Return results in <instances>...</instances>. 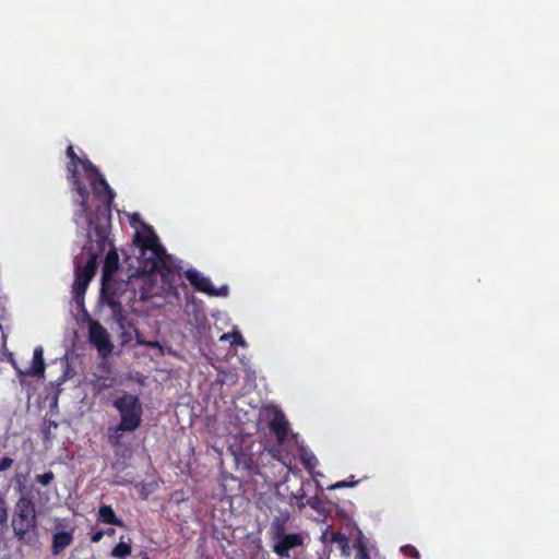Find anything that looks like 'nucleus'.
I'll use <instances>...</instances> for the list:
<instances>
[{"mask_svg":"<svg viewBox=\"0 0 559 559\" xmlns=\"http://www.w3.org/2000/svg\"><path fill=\"white\" fill-rule=\"evenodd\" d=\"M73 543L72 532H57L52 536L51 552L55 556L60 555L68 546Z\"/></svg>","mask_w":559,"mask_h":559,"instance_id":"obj_13","label":"nucleus"},{"mask_svg":"<svg viewBox=\"0 0 559 559\" xmlns=\"http://www.w3.org/2000/svg\"><path fill=\"white\" fill-rule=\"evenodd\" d=\"M88 285L85 283H80L78 281H74L73 284V299L76 304L83 305L84 301V295L87 289Z\"/></svg>","mask_w":559,"mask_h":559,"instance_id":"obj_19","label":"nucleus"},{"mask_svg":"<svg viewBox=\"0 0 559 559\" xmlns=\"http://www.w3.org/2000/svg\"><path fill=\"white\" fill-rule=\"evenodd\" d=\"M133 241L139 248V263L142 271L144 273H159L163 283L170 288H175V278L181 267L160 245L153 227L144 225L143 231L134 234Z\"/></svg>","mask_w":559,"mask_h":559,"instance_id":"obj_1","label":"nucleus"},{"mask_svg":"<svg viewBox=\"0 0 559 559\" xmlns=\"http://www.w3.org/2000/svg\"><path fill=\"white\" fill-rule=\"evenodd\" d=\"M104 535H105V532H104V531H102V530L96 531V532H94V533L91 535V542H92V543H98V542H100V540L103 539Z\"/></svg>","mask_w":559,"mask_h":559,"instance_id":"obj_30","label":"nucleus"},{"mask_svg":"<svg viewBox=\"0 0 559 559\" xmlns=\"http://www.w3.org/2000/svg\"><path fill=\"white\" fill-rule=\"evenodd\" d=\"M14 478L16 484L15 488L20 493H22L24 489L22 479H24L25 477L22 474L17 473Z\"/></svg>","mask_w":559,"mask_h":559,"instance_id":"obj_29","label":"nucleus"},{"mask_svg":"<svg viewBox=\"0 0 559 559\" xmlns=\"http://www.w3.org/2000/svg\"><path fill=\"white\" fill-rule=\"evenodd\" d=\"M99 182L100 187H98L97 190H91L99 200V204L96 206L95 212L93 213L88 206L86 213H83L81 205L76 203L79 209L74 212V222L76 225L87 223V236L90 240L97 242L98 249L103 251L109 240L111 205L116 193L106 180H100Z\"/></svg>","mask_w":559,"mask_h":559,"instance_id":"obj_2","label":"nucleus"},{"mask_svg":"<svg viewBox=\"0 0 559 559\" xmlns=\"http://www.w3.org/2000/svg\"><path fill=\"white\" fill-rule=\"evenodd\" d=\"M261 552H262V558L269 557V552L267 551L262 550Z\"/></svg>","mask_w":559,"mask_h":559,"instance_id":"obj_34","label":"nucleus"},{"mask_svg":"<svg viewBox=\"0 0 559 559\" xmlns=\"http://www.w3.org/2000/svg\"><path fill=\"white\" fill-rule=\"evenodd\" d=\"M311 460L317 461L314 456H311V457H310L309 460H307V461L305 460V465H306V467H310V466H311V464H312V461H311Z\"/></svg>","mask_w":559,"mask_h":559,"instance_id":"obj_32","label":"nucleus"},{"mask_svg":"<svg viewBox=\"0 0 559 559\" xmlns=\"http://www.w3.org/2000/svg\"><path fill=\"white\" fill-rule=\"evenodd\" d=\"M264 417L270 431L274 435L278 444H284L289 435L290 427L282 409L277 406H267L264 408Z\"/></svg>","mask_w":559,"mask_h":559,"instance_id":"obj_7","label":"nucleus"},{"mask_svg":"<svg viewBox=\"0 0 559 559\" xmlns=\"http://www.w3.org/2000/svg\"><path fill=\"white\" fill-rule=\"evenodd\" d=\"M321 500L318 497H310L307 499V506H309L311 509L319 511L321 508Z\"/></svg>","mask_w":559,"mask_h":559,"instance_id":"obj_28","label":"nucleus"},{"mask_svg":"<svg viewBox=\"0 0 559 559\" xmlns=\"http://www.w3.org/2000/svg\"><path fill=\"white\" fill-rule=\"evenodd\" d=\"M11 527L15 539L28 547H36L39 543V525L36 504L28 495H20L14 503Z\"/></svg>","mask_w":559,"mask_h":559,"instance_id":"obj_4","label":"nucleus"},{"mask_svg":"<svg viewBox=\"0 0 559 559\" xmlns=\"http://www.w3.org/2000/svg\"><path fill=\"white\" fill-rule=\"evenodd\" d=\"M119 411L121 420L119 430L134 431L141 425L142 406L134 395H123L114 402Z\"/></svg>","mask_w":559,"mask_h":559,"instance_id":"obj_6","label":"nucleus"},{"mask_svg":"<svg viewBox=\"0 0 559 559\" xmlns=\"http://www.w3.org/2000/svg\"><path fill=\"white\" fill-rule=\"evenodd\" d=\"M55 479V474L52 471H48L44 474L36 475L35 480L41 486H48Z\"/></svg>","mask_w":559,"mask_h":559,"instance_id":"obj_24","label":"nucleus"},{"mask_svg":"<svg viewBox=\"0 0 559 559\" xmlns=\"http://www.w3.org/2000/svg\"><path fill=\"white\" fill-rule=\"evenodd\" d=\"M289 520V513L288 511L281 512L278 515H276L272 523H271V534L272 537H277L281 535L286 534V524Z\"/></svg>","mask_w":559,"mask_h":559,"instance_id":"obj_15","label":"nucleus"},{"mask_svg":"<svg viewBox=\"0 0 559 559\" xmlns=\"http://www.w3.org/2000/svg\"><path fill=\"white\" fill-rule=\"evenodd\" d=\"M126 430H119V425L109 429L108 440L114 448H119L121 445L122 432Z\"/></svg>","mask_w":559,"mask_h":559,"instance_id":"obj_20","label":"nucleus"},{"mask_svg":"<svg viewBox=\"0 0 559 559\" xmlns=\"http://www.w3.org/2000/svg\"><path fill=\"white\" fill-rule=\"evenodd\" d=\"M356 484H357V480H354V476L352 475L348 480L337 481V483L329 486L328 489L334 490V489H341V488H349V487H354Z\"/></svg>","mask_w":559,"mask_h":559,"instance_id":"obj_25","label":"nucleus"},{"mask_svg":"<svg viewBox=\"0 0 559 559\" xmlns=\"http://www.w3.org/2000/svg\"><path fill=\"white\" fill-rule=\"evenodd\" d=\"M9 521V506L5 498L0 495V526H7Z\"/></svg>","mask_w":559,"mask_h":559,"instance_id":"obj_22","label":"nucleus"},{"mask_svg":"<svg viewBox=\"0 0 559 559\" xmlns=\"http://www.w3.org/2000/svg\"><path fill=\"white\" fill-rule=\"evenodd\" d=\"M44 372H45L44 349L41 346H37L34 349L32 366L24 373L27 376H32V377H44Z\"/></svg>","mask_w":559,"mask_h":559,"instance_id":"obj_12","label":"nucleus"},{"mask_svg":"<svg viewBox=\"0 0 559 559\" xmlns=\"http://www.w3.org/2000/svg\"><path fill=\"white\" fill-rule=\"evenodd\" d=\"M97 521L104 524L116 525L124 527L123 521L118 518L111 506L103 504L98 509Z\"/></svg>","mask_w":559,"mask_h":559,"instance_id":"obj_14","label":"nucleus"},{"mask_svg":"<svg viewBox=\"0 0 559 559\" xmlns=\"http://www.w3.org/2000/svg\"><path fill=\"white\" fill-rule=\"evenodd\" d=\"M83 260V254L75 258V281L88 285L97 270V254L91 252L87 260Z\"/></svg>","mask_w":559,"mask_h":559,"instance_id":"obj_11","label":"nucleus"},{"mask_svg":"<svg viewBox=\"0 0 559 559\" xmlns=\"http://www.w3.org/2000/svg\"><path fill=\"white\" fill-rule=\"evenodd\" d=\"M13 463H14L13 459H11L9 456H3L0 460V473L11 468Z\"/></svg>","mask_w":559,"mask_h":559,"instance_id":"obj_27","label":"nucleus"},{"mask_svg":"<svg viewBox=\"0 0 559 559\" xmlns=\"http://www.w3.org/2000/svg\"><path fill=\"white\" fill-rule=\"evenodd\" d=\"M66 155L69 158V163L67 164V179L71 185V190L76 193L74 203H79L82 207V212L86 213L91 190H97V188L100 187L99 181L106 179L90 159L80 158L72 145L67 147Z\"/></svg>","mask_w":559,"mask_h":559,"instance_id":"obj_3","label":"nucleus"},{"mask_svg":"<svg viewBox=\"0 0 559 559\" xmlns=\"http://www.w3.org/2000/svg\"><path fill=\"white\" fill-rule=\"evenodd\" d=\"M353 547L356 550L355 559H370L367 545L362 539L356 540Z\"/></svg>","mask_w":559,"mask_h":559,"instance_id":"obj_21","label":"nucleus"},{"mask_svg":"<svg viewBox=\"0 0 559 559\" xmlns=\"http://www.w3.org/2000/svg\"><path fill=\"white\" fill-rule=\"evenodd\" d=\"M222 340H230L231 345L245 346L246 341L239 331H233L222 336Z\"/></svg>","mask_w":559,"mask_h":559,"instance_id":"obj_23","label":"nucleus"},{"mask_svg":"<svg viewBox=\"0 0 559 559\" xmlns=\"http://www.w3.org/2000/svg\"><path fill=\"white\" fill-rule=\"evenodd\" d=\"M331 542L336 546L342 556L349 557L350 545L349 539L345 534L340 532L332 533Z\"/></svg>","mask_w":559,"mask_h":559,"instance_id":"obj_16","label":"nucleus"},{"mask_svg":"<svg viewBox=\"0 0 559 559\" xmlns=\"http://www.w3.org/2000/svg\"><path fill=\"white\" fill-rule=\"evenodd\" d=\"M123 536L120 537V542L114 547L111 556L119 559H124L131 554V546L128 543L122 542Z\"/></svg>","mask_w":559,"mask_h":559,"instance_id":"obj_18","label":"nucleus"},{"mask_svg":"<svg viewBox=\"0 0 559 559\" xmlns=\"http://www.w3.org/2000/svg\"><path fill=\"white\" fill-rule=\"evenodd\" d=\"M305 485H310V480L304 481L297 491L292 492V499L296 501V506L300 511L307 507Z\"/></svg>","mask_w":559,"mask_h":559,"instance_id":"obj_17","label":"nucleus"},{"mask_svg":"<svg viewBox=\"0 0 559 559\" xmlns=\"http://www.w3.org/2000/svg\"><path fill=\"white\" fill-rule=\"evenodd\" d=\"M185 277L190 282V284L201 293H204L209 296H222L225 297L228 294V288L226 286L216 289L210 278L203 276L197 270H187L185 272Z\"/></svg>","mask_w":559,"mask_h":559,"instance_id":"obj_9","label":"nucleus"},{"mask_svg":"<svg viewBox=\"0 0 559 559\" xmlns=\"http://www.w3.org/2000/svg\"><path fill=\"white\" fill-rule=\"evenodd\" d=\"M118 269L119 255L116 249L111 248L105 257L103 266L100 298L103 302H105L114 310L121 307L120 301L116 298V292L114 288L116 283L111 278Z\"/></svg>","mask_w":559,"mask_h":559,"instance_id":"obj_5","label":"nucleus"},{"mask_svg":"<svg viewBox=\"0 0 559 559\" xmlns=\"http://www.w3.org/2000/svg\"><path fill=\"white\" fill-rule=\"evenodd\" d=\"M140 344H144L148 347H153V348H156V347H160L159 343L157 341H150V342H141L139 341Z\"/></svg>","mask_w":559,"mask_h":559,"instance_id":"obj_31","label":"nucleus"},{"mask_svg":"<svg viewBox=\"0 0 559 559\" xmlns=\"http://www.w3.org/2000/svg\"><path fill=\"white\" fill-rule=\"evenodd\" d=\"M401 551L403 555H405L406 557H409L412 559H420L419 551L417 550L416 547H414L412 545L402 546Z\"/></svg>","mask_w":559,"mask_h":559,"instance_id":"obj_26","label":"nucleus"},{"mask_svg":"<svg viewBox=\"0 0 559 559\" xmlns=\"http://www.w3.org/2000/svg\"><path fill=\"white\" fill-rule=\"evenodd\" d=\"M273 551L280 558H290V550L302 546L304 536L300 533L284 534L272 537Z\"/></svg>","mask_w":559,"mask_h":559,"instance_id":"obj_10","label":"nucleus"},{"mask_svg":"<svg viewBox=\"0 0 559 559\" xmlns=\"http://www.w3.org/2000/svg\"><path fill=\"white\" fill-rule=\"evenodd\" d=\"M88 342L96 347L102 358H107L114 350L108 331L96 320L88 323Z\"/></svg>","mask_w":559,"mask_h":559,"instance_id":"obj_8","label":"nucleus"},{"mask_svg":"<svg viewBox=\"0 0 559 559\" xmlns=\"http://www.w3.org/2000/svg\"><path fill=\"white\" fill-rule=\"evenodd\" d=\"M105 534H107V535H109V536H110V535H114V534H115V530H114V528H108V530L105 532Z\"/></svg>","mask_w":559,"mask_h":559,"instance_id":"obj_33","label":"nucleus"}]
</instances>
